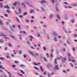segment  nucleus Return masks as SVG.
Returning a JSON list of instances; mask_svg holds the SVG:
<instances>
[{"instance_id": "f257e3e1", "label": "nucleus", "mask_w": 77, "mask_h": 77, "mask_svg": "<svg viewBox=\"0 0 77 77\" xmlns=\"http://www.w3.org/2000/svg\"><path fill=\"white\" fill-rule=\"evenodd\" d=\"M5 69V68L3 67V66L2 65H0V72H3V70Z\"/></svg>"}, {"instance_id": "f03ea898", "label": "nucleus", "mask_w": 77, "mask_h": 77, "mask_svg": "<svg viewBox=\"0 0 77 77\" xmlns=\"http://www.w3.org/2000/svg\"><path fill=\"white\" fill-rule=\"evenodd\" d=\"M59 69V67H58V66L57 65L54 68V70H55V69Z\"/></svg>"}, {"instance_id": "7ed1b4c3", "label": "nucleus", "mask_w": 77, "mask_h": 77, "mask_svg": "<svg viewBox=\"0 0 77 77\" xmlns=\"http://www.w3.org/2000/svg\"><path fill=\"white\" fill-rule=\"evenodd\" d=\"M29 53L31 54H32V56H34V57H35V56H36V55H35V54L33 53V52H32L31 51H29Z\"/></svg>"}, {"instance_id": "20e7f679", "label": "nucleus", "mask_w": 77, "mask_h": 77, "mask_svg": "<svg viewBox=\"0 0 77 77\" xmlns=\"http://www.w3.org/2000/svg\"><path fill=\"white\" fill-rule=\"evenodd\" d=\"M1 36H7V35L3 34V33L2 32L1 33Z\"/></svg>"}, {"instance_id": "39448f33", "label": "nucleus", "mask_w": 77, "mask_h": 77, "mask_svg": "<svg viewBox=\"0 0 77 77\" xmlns=\"http://www.w3.org/2000/svg\"><path fill=\"white\" fill-rule=\"evenodd\" d=\"M18 4V5H20V2H17L16 3H14V4L13 5L14 6H15L16 5H17V4Z\"/></svg>"}, {"instance_id": "423d86ee", "label": "nucleus", "mask_w": 77, "mask_h": 77, "mask_svg": "<svg viewBox=\"0 0 77 77\" xmlns=\"http://www.w3.org/2000/svg\"><path fill=\"white\" fill-rule=\"evenodd\" d=\"M4 8H6V9H10L9 6L7 5L4 6Z\"/></svg>"}, {"instance_id": "0eeeda50", "label": "nucleus", "mask_w": 77, "mask_h": 77, "mask_svg": "<svg viewBox=\"0 0 77 77\" xmlns=\"http://www.w3.org/2000/svg\"><path fill=\"white\" fill-rule=\"evenodd\" d=\"M59 60V59H60V58L59 57H58L57 58L55 59V64H56L57 63V60Z\"/></svg>"}, {"instance_id": "6e6552de", "label": "nucleus", "mask_w": 77, "mask_h": 77, "mask_svg": "<svg viewBox=\"0 0 77 77\" xmlns=\"http://www.w3.org/2000/svg\"><path fill=\"white\" fill-rule=\"evenodd\" d=\"M29 37L30 38H31L30 39V41H32V39H33V36H29Z\"/></svg>"}, {"instance_id": "1a4fd4ad", "label": "nucleus", "mask_w": 77, "mask_h": 77, "mask_svg": "<svg viewBox=\"0 0 77 77\" xmlns=\"http://www.w3.org/2000/svg\"><path fill=\"white\" fill-rule=\"evenodd\" d=\"M69 61L70 62L72 61L73 62H75V60H72L71 59H69Z\"/></svg>"}, {"instance_id": "9d476101", "label": "nucleus", "mask_w": 77, "mask_h": 77, "mask_svg": "<svg viewBox=\"0 0 77 77\" xmlns=\"http://www.w3.org/2000/svg\"><path fill=\"white\" fill-rule=\"evenodd\" d=\"M28 14V13H27V12H25L23 14V16H26V15H27Z\"/></svg>"}, {"instance_id": "9b49d317", "label": "nucleus", "mask_w": 77, "mask_h": 77, "mask_svg": "<svg viewBox=\"0 0 77 77\" xmlns=\"http://www.w3.org/2000/svg\"><path fill=\"white\" fill-rule=\"evenodd\" d=\"M40 69L41 71H42V72H44V70L43 69H42V66H40Z\"/></svg>"}, {"instance_id": "f8f14e48", "label": "nucleus", "mask_w": 77, "mask_h": 77, "mask_svg": "<svg viewBox=\"0 0 77 77\" xmlns=\"http://www.w3.org/2000/svg\"><path fill=\"white\" fill-rule=\"evenodd\" d=\"M63 62H65L66 60V58H63L62 59Z\"/></svg>"}, {"instance_id": "ddd939ff", "label": "nucleus", "mask_w": 77, "mask_h": 77, "mask_svg": "<svg viewBox=\"0 0 77 77\" xmlns=\"http://www.w3.org/2000/svg\"><path fill=\"white\" fill-rule=\"evenodd\" d=\"M43 58L44 59V60L45 61V62H48V60H47V58H46L45 57H44Z\"/></svg>"}, {"instance_id": "4468645a", "label": "nucleus", "mask_w": 77, "mask_h": 77, "mask_svg": "<svg viewBox=\"0 0 77 77\" xmlns=\"http://www.w3.org/2000/svg\"><path fill=\"white\" fill-rule=\"evenodd\" d=\"M20 66V67H23V66H25L24 64H21Z\"/></svg>"}, {"instance_id": "2eb2a0df", "label": "nucleus", "mask_w": 77, "mask_h": 77, "mask_svg": "<svg viewBox=\"0 0 77 77\" xmlns=\"http://www.w3.org/2000/svg\"><path fill=\"white\" fill-rule=\"evenodd\" d=\"M16 18L17 21L19 22V23H20V20H19V19L17 18V17H16Z\"/></svg>"}, {"instance_id": "dca6fc26", "label": "nucleus", "mask_w": 77, "mask_h": 77, "mask_svg": "<svg viewBox=\"0 0 77 77\" xmlns=\"http://www.w3.org/2000/svg\"><path fill=\"white\" fill-rule=\"evenodd\" d=\"M35 63V65H37V66L39 65V64H40V63H38V64H36V63Z\"/></svg>"}, {"instance_id": "f3484780", "label": "nucleus", "mask_w": 77, "mask_h": 77, "mask_svg": "<svg viewBox=\"0 0 77 77\" xmlns=\"http://www.w3.org/2000/svg\"><path fill=\"white\" fill-rule=\"evenodd\" d=\"M20 71L22 72V74H25V73L23 71L20 70Z\"/></svg>"}, {"instance_id": "a211bd4d", "label": "nucleus", "mask_w": 77, "mask_h": 77, "mask_svg": "<svg viewBox=\"0 0 77 77\" xmlns=\"http://www.w3.org/2000/svg\"><path fill=\"white\" fill-rule=\"evenodd\" d=\"M46 1H42V2H41V3H46Z\"/></svg>"}, {"instance_id": "6ab92c4d", "label": "nucleus", "mask_w": 77, "mask_h": 77, "mask_svg": "<svg viewBox=\"0 0 77 77\" xmlns=\"http://www.w3.org/2000/svg\"><path fill=\"white\" fill-rule=\"evenodd\" d=\"M43 49L44 50H45V51H46L47 50V49H46L45 47H43Z\"/></svg>"}, {"instance_id": "aec40b11", "label": "nucleus", "mask_w": 77, "mask_h": 77, "mask_svg": "<svg viewBox=\"0 0 77 77\" xmlns=\"http://www.w3.org/2000/svg\"><path fill=\"white\" fill-rule=\"evenodd\" d=\"M57 17L59 18V19H60V16H59V15L58 14L57 15Z\"/></svg>"}, {"instance_id": "412c9836", "label": "nucleus", "mask_w": 77, "mask_h": 77, "mask_svg": "<svg viewBox=\"0 0 77 77\" xmlns=\"http://www.w3.org/2000/svg\"><path fill=\"white\" fill-rule=\"evenodd\" d=\"M22 36L23 35H21V34H20L19 35V36H20V39H22V38H21V36Z\"/></svg>"}, {"instance_id": "4be33fe9", "label": "nucleus", "mask_w": 77, "mask_h": 77, "mask_svg": "<svg viewBox=\"0 0 77 77\" xmlns=\"http://www.w3.org/2000/svg\"><path fill=\"white\" fill-rule=\"evenodd\" d=\"M0 24L1 25H3V22H2V21H0Z\"/></svg>"}, {"instance_id": "5701e85b", "label": "nucleus", "mask_w": 77, "mask_h": 77, "mask_svg": "<svg viewBox=\"0 0 77 77\" xmlns=\"http://www.w3.org/2000/svg\"><path fill=\"white\" fill-rule=\"evenodd\" d=\"M54 1L55 2H56V0H52L53 3H54Z\"/></svg>"}, {"instance_id": "b1692460", "label": "nucleus", "mask_w": 77, "mask_h": 77, "mask_svg": "<svg viewBox=\"0 0 77 77\" xmlns=\"http://www.w3.org/2000/svg\"><path fill=\"white\" fill-rule=\"evenodd\" d=\"M63 51L65 52L66 51V49L65 48H64L63 49Z\"/></svg>"}, {"instance_id": "393cba45", "label": "nucleus", "mask_w": 77, "mask_h": 77, "mask_svg": "<svg viewBox=\"0 0 77 77\" xmlns=\"http://www.w3.org/2000/svg\"><path fill=\"white\" fill-rule=\"evenodd\" d=\"M18 17H20V18H23V16L22 15L20 16H18Z\"/></svg>"}, {"instance_id": "a878e982", "label": "nucleus", "mask_w": 77, "mask_h": 77, "mask_svg": "<svg viewBox=\"0 0 77 77\" xmlns=\"http://www.w3.org/2000/svg\"><path fill=\"white\" fill-rule=\"evenodd\" d=\"M70 65H71V66H72V67H73V66H74V65H73V64L72 63H70Z\"/></svg>"}, {"instance_id": "bb28decb", "label": "nucleus", "mask_w": 77, "mask_h": 77, "mask_svg": "<svg viewBox=\"0 0 77 77\" xmlns=\"http://www.w3.org/2000/svg\"><path fill=\"white\" fill-rule=\"evenodd\" d=\"M14 62H15V63H18V61H15Z\"/></svg>"}, {"instance_id": "cd10ccee", "label": "nucleus", "mask_w": 77, "mask_h": 77, "mask_svg": "<svg viewBox=\"0 0 77 77\" xmlns=\"http://www.w3.org/2000/svg\"><path fill=\"white\" fill-rule=\"evenodd\" d=\"M34 68L36 69H37V70H38L39 69L38 68L36 67H34Z\"/></svg>"}, {"instance_id": "c85d7f7f", "label": "nucleus", "mask_w": 77, "mask_h": 77, "mask_svg": "<svg viewBox=\"0 0 77 77\" xmlns=\"http://www.w3.org/2000/svg\"><path fill=\"white\" fill-rule=\"evenodd\" d=\"M7 12H8V13H10V11L9 10H7Z\"/></svg>"}, {"instance_id": "c756f323", "label": "nucleus", "mask_w": 77, "mask_h": 77, "mask_svg": "<svg viewBox=\"0 0 77 77\" xmlns=\"http://www.w3.org/2000/svg\"><path fill=\"white\" fill-rule=\"evenodd\" d=\"M2 3H0L1 8H2L3 7V6H2Z\"/></svg>"}, {"instance_id": "7c9ffc66", "label": "nucleus", "mask_w": 77, "mask_h": 77, "mask_svg": "<svg viewBox=\"0 0 77 77\" xmlns=\"http://www.w3.org/2000/svg\"><path fill=\"white\" fill-rule=\"evenodd\" d=\"M1 42H2V43L3 42V39H1L0 40Z\"/></svg>"}, {"instance_id": "2f4dec72", "label": "nucleus", "mask_w": 77, "mask_h": 77, "mask_svg": "<svg viewBox=\"0 0 77 77\" xmlns=\"http://www.w3.org/2000/svg\"><path fill=\"white\" fill-rule=\"evenodd\" d=\"M4 15L5 16V17H8V15L6 14H5Z\"/></svg>"}, {"instance_id": "473e14b6", "label": "nucleus", "mask_w": 77, "mask_h": 77, "mask_svg": "<svg viewBox=\"0 0 77 77\" xmlns=\"http://www.w3.org/2000/svg\"><path fill=\"white\" fill-rule=\"evenodd\" d=\"M46 55H47V56L48 57H49V54L47 53Z\"/></svg>"}, {"instance_id": "72a5a7b5", "label": "nucleus", "mask_w": 77, "mask_h": 77, "mask_svg": "<svg viewBox=\"0 0 77 77\" xmlns=\"http://www.w3.org/2000/svg\"><path fill=\"white\" fill-rule=\"evenodd\" d=\"M53 34V35H54V36H55V35H56V33L55 32H54Z\"/></svg>"}, {"instance_id": "f704fd0d", "label": "nucleus", "mask_w": 77, "mask_h": 77, "mask_svg": "<svg viewBox=\"0 0 77 77\" xmlns=\"http://www.w3.org/2000/svg\"><path fill=\"white\" fill-rule=\"evenodd\" d=\"M12 67H13V68H15V67H16V66L14 65L12 66Z\"/></svg>"}, {"instance_id": "c9c22d12", "label": "nucleus", "mask_w": 77, "mask_h": 77, "mask_svg": "<svg viewBox=\"0 0 77 77\" xmlns=\"http://www.w3.org/2000/svg\"><path fill=\"white\" fill-rule=\"evenodd\" d=\"M62 23L63 24V25H64V24H65V22H64V21H62Z\"/></svg>"}, {"instance_id": "e433bc0d", "label": "nucleus", "mask_w": 77, "mask_h": 77, "mask_svg": "<svg viewBox=\"0 0 77 77\" xmlns=\"http://www.w3.org/2000/svg\"><path fill=\"white\" fill-rule=\"evenodd\" d=\"M19 13H21V9H19Z\"/></svg>"}, {"instance_id": "4c0bfd02", "label": "nucleus", "mask_w": 77, "mask_h": 77, "mask_svg": "<svg viewBox=\"0 0 77 77\" xmlns=\"http://www.w3.org/2000/svg\"><path fill=\"white\" fill-rule=\"evenodd\" d=\"M26 23H28V22H29V20H27V19H26Z\"/></svg>"}, {"instance_id": "58836bf2", "label": "nucleus", "mask_w": 77, "mask_h": 77, "mask_svg": "<svg viewBox=\"0 0 77 77\" xmlns=\"http://www.w3.org/2000/svg\"><path fill=\"white\" fill-rule=\"evenodd\" d=\"M54 39L55 41H57V39H56V37H55L54 38Z\"/></svg>"}, {"instance_id": "ea45409f", "label": "nucleus", "mask_w": 77, "mask_h": 77, "mask_svg": "<svg viewBox=\"0 0 77 77\" xmlns=\"http://www.w3.org/2000/svg\"><path fill=\"white\" fill-rule=\"evenodd\" d=\"M8 45L9 46V47H12V45H11V43H10L9 45Z\"/></svg>"}, {"instance_id": "a19ab883", "label": "nucleus", "mask_w": 77, "mask_h": 77, "mask_svg": "<svg viewBox=\"0 0 77 77\" xmlns=\"http://www.w3.org/2000/svg\"><path fill=\"white\" fill-rule=\"evenodd\" d=\"M51 75H54V73L52 72L51 74Z\"/></svg>"}, {"instance_id": "79ce46f5", "label": "nucleus", "mask_w": 77, "mask_h": 77, "mask_svg": "<svg viewBox=\"0 0 77 77\" xmlns=\"http://www.w3.org/2000/svg\"><path fill=\"white\" fill-rule=\"evenodd\" d=\"M8 47H6L5 48V50H8Z\"/></svg>"}, {"instance_id": "37998d69", "label": "nucleus", "mask_w": 77, "mask_h": 77, "mask_svg": "<svg viewBox=\"0 0 77 77\" xmlns=\"http://www.w3.org/2000/svg\"><path fill=\"white\" fill-rule=\"evenodd\" d=\"M15 27V25H13V26H12L13 28H14V27Z\"/></svg>"}, {"instance_id": "c03bdc74", "label": "nucleus", "mask_w": 77, "mask_h": 77, "mask_svg": "<svg viewBox=\"0 0 77 77\" xmlns=\"http://www.w3.org/2000/svg\"><path fill=\"white\" fill-rule=\"evenodd\" d=\"M73 5L74 6H77V3H76L75 4H73Z\"/></svg>"}, {"instance_id": "a18cd8bd", "label": "nucleus", "mask_w": 77, "mask_h": 77, "mask_svg": "<svg viewBox=\"0 0 77 77\" xmlns=\"http://www.w3.org/2000/svg\"><path fill=\"white\" fill-rule=\"evenodd\" d=\"M21 26L20 25H19L18 26V28H19V29H20V28H21Z\"/></svg>"}, {"instance_id": "49530a36", "label": "nucleus", "mask_w": 77, "mask_h": 77, "mask_svg": "<svg viewBox=\"0 0 77 77\" xmlns=\"http://www.w3.org/2000/svg\"><path fill=\"white\" fill-rule=\"evenodd\" d=\"M34 11L33 10H31L30 12L31 13H32V12H34Z\"/></svg>"}, {"instance_id": "de8ad7c7", "label": "nucleus", "mask_w": 77, "mask_h": 77, "mask_svg": "<svg viewBox=\"0 0 77 77\" xmlns=\"http://www.w3.org/2000/svg\"><path fill=\"white\" fill-rule=\"evenodd\" d=\"M68 56H69V57H71V55H70V54H68Z\"/></svg>"}, {"instance_id": "09e8293b", "label": "nucleus", "mask_w": 77, "mask_h": 77, "mask_svg": "<svg viewBox=\"0 0 77 77\" xmlns=\"http://www.w3.org/2000/svg\"><path fill=\"white\" fill-rule=\"evenodd\" d=\"M22 53V51H19V54H21V53Z\"/></svg>"}, {"instance_id": "8fccbe9b", "label": "nucleus", "mask_w": 77, "mask_h": 77, "mask_svg": "<svg viewBox=\"0 0 77 77\" xmlns=\"http://www.w3.org/2000/svg\"><path fill=\"white\" fill-rule=\"evenodd\" d=\"M69 71H70V69H67V72H69Z\"/></svg>"}, {"instance_id": "3c124183", "label": "nucleus", "mask_w": 77, "mask_h": 77, "mask_svg": "<svg viewBox=\"0 0 77 77\" xmlns=\"http://www.w3.org/2000/svg\"><path fill=\"white\" fill-rule=\"evenodd\" d=\"M11 56L12 57H14V56H15V55H14L13 54H11Z\"/></svg>"}, {"instance_id": "603ef678", "label": "nucleus", "mask_w": 77, "mask_h": 77, "mask_svg": "<svg viewBox=\"0 0 77 77\" xmlns=\"http://www.w3.org/2000/svg\"><path fill=\"white\" fill-rule=\"evenodd\" d=\"M56 10L57 11H59V9H58V8H57V7H56Z\"/></svg>"}, {"instance_id": "864d4df0", "label": "nucleus", "mask_w": 77, "mask_h": 77, "mask_svg": "<svg viewBox=\"0 0 77 77\" xmlns=\"http://www.w3.org/2000/svg\"><path fill=\"white\" fill-rule=\"evenodd\" d=\"M0 59H1V60H4V58H2V57H0Z\"/></svg>"}, {"instance_id": "5fc2aeb1", "label": "nucleus", "mask_w": 77, "mask_h": 77, "mask_svg": "<svg viewBox=\"0 0 77 77\" xmlns=\"http://www.w3.org/2000/svg\"><path fill=\"white\" fill-rule=\"evenodd\" d=\"M4 38H5V39H9V38H8L6 37H5Z\"/></svg>"}, {"instance_id": "6e6d98bb", "label": "nucleus", "mask_w": 77, "mask_h": 77, "mask_svg": "<svg viewBox=\"0 0 77 77\" xmlns=\"http://www.w3.org/2000/svg\"><path fill=\"white\" fill-rule=\"evenodd\" d=\"M29 6H30V7H33V6H32V5L29 4Z\"/></svg>"}, {"instance_id": "4d7b16f0", "label": "nucleus", "mask_w": 77, "mask_h": 77, "mask_svg": "<svg viewBox=\"0 0 77 77\" xmlns=\"http://www.w3.org/2000/svg\"><path fill=\"white\" fill-rule=\"evenodd\" d=\"M23 56H24V57H25V58L26 57V55H24Z\"/></svg>"}, {"instance_id": "13d9d810", "label": "nucleus", "mask_w": 77, "mask_h": 77, "mask_svg": "<svg viewBox=\"0 0 77 77\" xmlns=\"http://www.w3.org/2000/svg\"><path fill=\"white\" fill-rule=\"evenodd\" d=\"M64 4H65L66 5H67L68 4V3L67 2H64Z\"/></svg>"}, {"instance_id": "bf43d9fd", "label": "nucleus", "mask_w": 77, "mask_h": 77, "mask_svg": "<svg viewBox=\"0 0 77 77\" xmlns=\"http://www.w3.org/2000/svg\"><path fill=\"white\" fill-rule=\"evenodd\" d=\"M63 72H64V73H66V71H65V70H63Z\"/></svg>"}, {"instance_id": "052dcab7", "label": "nucleus", "mask_w": 77, "mask_h": 77, "mask_svg": "<svg viewBox=\"0 0 77 77\" xmlns=\"http://www.w3.org/2000/svg\"><path fill=\"white\" fill-rule=\"evenodd\" d=\"M53 15H51L50 16V18H52V17H53Z\"/></svg>"}, {"instance_id": "680f3d73", "label": "nucleus", "mask_w": 77, "mask_h": 77, "mask_svg": "<svg viewBox=\"0 0 77 77\" xmlns=\"http://www.w3.org/2000/svg\"><path fill=\"white\" fill-rule=\"evenodd\" d=\"M35 56H38V54H35Z\"/></svg>"}, {"instance_id": "e2e57ef3", "label": "nucleus", "mask_w": 77, "mask_h": 77, "mask_svg": "<svg viewBox=\"0 0 77 77\" xmlns=\"http://www.w3.org/2000/svg\"><path fill=\"white\" fill-rule=\"evenodd\" d=\"M48 76L49 77H51V76H50V74H49V73L48 74Z\"/></svg>"}, {"instance_id": "0e129e2a", "label": "nucleus", "mask_w": 77, "mask_h": 77, "mask_svg": "<svg viewBox=\"0 0 77 77\" xmlns=\"http://www.w3.org/2000/svg\"><path fill=\"white\" fill-rule=\"evenodd\" d=\"M51 57H53V54H51Z\"/></svg>"}, {"instance_id": "69168bd1", "label": "nucleus", "mask_w": 77, "mask_h": 77, "mask_svg": "<svg viewBox=\"0 0 77 77\" xmlns=\"http://www.w3.org/2000/svg\"><path fill=\"white\" fill-rule=\"evenodd\" d=\"M15 13H16V14H18V13L17 12V11H15Z\"/></svg>"}, {"instance_id": "338daca9", "label": "nucleus", "mask_w": 77, "mask_h": 77, "mask_svg": "<svg viewBox=\"0 0 77 77\" xmlns=\"http://www.w3.org/2000/svg\"><path fill=\"white\" fill-rule=\"evenodd\" d=\"M74 64H75V65H77V62L76 63H75Z\"/></svg>"}, {"instance_id": "774afa93", "label": "nucleus", "mask_w": 77, "mask_h": 77, "mask_svg": "<svg viewBox=\"0 0 77 77\" xmlns=\"http://www.w3.org/2000/svg\"><path fill=\"white\" fill-rule=\"evenodd\" d=\"M31 22L32 23H33V20H31Z\"/></svg>"}]
</instances>
